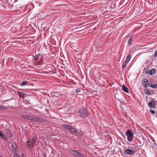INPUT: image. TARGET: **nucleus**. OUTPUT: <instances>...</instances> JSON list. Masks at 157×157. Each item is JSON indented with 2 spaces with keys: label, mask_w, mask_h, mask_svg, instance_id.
<instances>
[{
  "label": "nucleus",
  "mask_w": 157,
  "mask_h": 157,
  "mask_svg": "<svg viewBox=\"0 0 157 157\" xmlns=\"http://www.w3.org/2000/svg\"><path fill=\"white\" fill-rule=\"evenodd\" d=\"M80 91V89H77L76 90V92L77 93H79Z\"/></svg>",
  "instance_id": "28"
},
{
  "label": "nucleus",
  "mask_w": 157,
  "mask_h": 157,
  "mask_svg": "<svg viewBox=\"0 0 157 157\" xmlns=\"http://www.w3.org/2000/svg\"><path fill=\"white\" fill-rule=\"evenodd\" d=\"M70 132H77V130L75 128L71 127L70 129L69 130Z\"/></svg>",
  "instance_id": "16"
},
{
  "label": "nucleus",
  "mask_w": 157,
  "mask_h": 157,
  "mask_svg": "<svg viewBox=\"0 0 157 157\" xmlns=\"http://www.w3.org/2000/svg\"><path fill=\"white\" fill-rule=\"evenodd\" d=\"M125 135L128 141L131 142L133 140L134 136L132 132L130 130H128L125 132Z\"/></svg>",
  "instance_id": "2"
},
{
  "label": "nucleus",
  "mask_w": 157,
  "mask_h": 157,
  "mask_svg": "<svg viewBox=\"0 0 157 157\" xmlns=\"http://www.w3.org/2000/svg\"><path fill=\"white\" fill-rule=\"evenodd\" d=\"M149 87L153 88H157V84H154L150 83Z\"/></svg>",
  "instance_id": "11"
},
{
  "label": "nucleus",
  "mask_w": 157,
  "mask_h": 157,
  "mask_svg": "<svg viewBox=\"0 0 157 157\" xmlns=\"http://www.w3.org/2000/svg\"><path fill=\"white\" fill-rule=\"evenodd\" d=\"M150 112L152 114H154L155 113L154 111V110H150Z\"/></svg>",
  "instance_id": "29"
},
{
  "label": "nucleus",
  "mask_w": 157,
  "mask_h": 157,
  "mask_svg": "<svg viewBox=\"0 0 157 157\" xmlns=\"http://www.w3.org/2000/svg\"><path fill=\"white\" fill-rule=\"evenodd\" d=\"M122 89L126 93H128V89L124 85H123L122 86Z\"/></svg>",
  "instance_id": "9"
},
{
  "label": "nucleus",
  "mask_w": 157,
  "mask_h": 157,
  "mask_svg": "<svg viewBox=\"0 0 157 157\" xmlns=\"http://www.w3.org/2000/svg\"><path fill=\"white\" fill-rule=\"evenodd\" d=\"M39 56L40 55L38 54H36L34 56L33 58L34 59V60H36L38 59V58L39 57Z\"/></svg>",
  "instance_id": "21"
},
{
  "label": "nucleus",
  "mask_w": 157,
  "mask_h": 157,
  "mask_svg": "<svg viewBox=\"0 0 157 157\" xmlns=\"http://www.w3.org/2000/svg\"><path fill=\"white\" fill-rule=\"evenodd\" d=\"M131 57V55H129L127 57L125 60V61H126L128 62L130 60V58Z\"/></svg>",
  "instance_id": "18"
},
{
  "label": "nucleus",
  "mask_w": 157,
  "mask_h": 157,
  "mask_svg": "<svg viewBox=\"0 0 157 157\" xmlns=\"http://www.w3.org/2000/svg\"><path fill=\"white\" fill-rule=\"evenodd\" d=\"M73 154L76 156H78V155L79 154V152L77 150H74L73 151Z\"/></svg>",
  "instance_id": "17"
},
{
  "label": "nucleus",
  "mask_w": 157,
  "mask_h": 157,
  "mask_svg": "<svg viewBox=\"0 0 157 157\" xmlns=\"http://www.w3.org/2000/svg\"><path fill=\"white\" fill-rule=\"evenodd\" d=\"M11 146L13 151L16 152L17 151V146L16 143L12 144Z\"/></svg>",
  "instance_id": "8"
},
{
  "label": "nucleus",
  "mask_w": 157,
  "mask_h": 157,
  "mask_svg": "<svg viewBox=\"0 0 157 157\" xmlns=\"http://www.w3.org/2000/svg\"><path fill=\"white\" fill-rule=\"evenodd\" d=\"M149 106L151 108H154L155 106V103L153 101H151L148 104Z\"/></svg>",
  "instance_id": "10"
},
{
  "label": "nucleus",
  "mask_w": 157,
  "mask_h": 157,
  "mask_svg": "<svg viewBox=\"0 0 157 157\" xmlns=\"http://www.w3.org/2000/svg\"><path fill=\"white\" fill-rule=\"evenodd\" d=\"M29 85L28 82L26 81H23L21 82V85L22 86L25 85Z\"/></svg>",
  "instance_id": "14"
},
{
  "label": "nucleus",
  "mask_w": 157,
  "mask_h": 157,
  "mask_svg": "<svg viewBox=\"0 0 157 157\" xmlns=\"http://www.w3.org/2000/svg\"><path fill=\"white\" fill-rule=\"evenodd\" d=\"M19 97L21 98L24 99V94L22 93L18 92Z\"/></svg>",
  "instance_id": "15"
},
{
  "label": "nucleus",
  "mask_w": 157,
  "mask_h": 157,
  "mask_svg": "<svg viewBox=\"0 0 157 157\" xmlns=\"http://www.w3.org/2000/svg\"><path fill=\"white\" fill-rule=\"evenodd\" d=\"M14 157H19L18 153L16 152H14L13 154Z\"/></svg>",
  "instance_id": "25"
},
{
  "label": "nucleus",
  "mask_w": 157,
  "mask_h": 157,
  "mask_svg": "<svg viewBox=\"0 0 157 157\" xmlns=\"http://www.w3.org/2000/svg\"><path fill=\"white\" fill-rule=\"evenodd\" d=\"M7 134L9 135V136L10 137H11L12 136V135L11 133L9 131H8L6 132Z\"/></svg>",
  "instance_id": "23"
},
{
  "label": "nucleus",
  "mask_w": 157,
  "mask_h": 157,
  "mask_svg": "<svg viewBox=\"0 0 157 157\" xmlns=\"http://www.w3.org/2000/svg\"><path fill=\"white\" fill-rule=\"evenodd\" d=\"M132 37H131L129 39V40H128V44H130V45L131 44H132L131 42H132Z\"/></svg>",
  "instance_id": "24"
},
{
  "label": "nucleus",
  "mask_w": 157,
  "mask_h": 157,
  "mask_svg": "<svg viewBox=\"0 0 157 157\" xmlns=\"http://www.w3.org/2000/svg\"><path fill=\"white\" fill-rule=\"evenodd\" d=\"M0 157H3L1 155H0Z\"/></svg>",
  "instance_id": "31"
},
{
  "label": "nucleus",
  "mask_w": 157,
  "mask_h": 157,
  "mask_svg": "<svg viewBox=\"0 0 157 157\" xmlns=\"http://www.w3.org/2000/svg\"><path fill=\"white\" fill-rule=\"evenodd\" d=\"M21 155L23 157H24V154H21Z\"/></svg>",
  "instance_id": "30"
},
{
  "label": "nucleus",
  "mask_w": 157,
  "mask_h": 157,
  "mask_svg": "<svg viewBox=\"0 0 157 157\" xmlns=\"http://www.w3.org/2000/svg\"><path fill=\"white\" fill-rule=\"evenodd\" d=\"M156 70L155 68H151L150 70H148L146 72L149 75H152L155 74L156 73Z\"/></svg>",
  "instance_id": "7"
},
{
  "label": "nucleus",
  "mask_w": 157,
  "mask_h": 157,
  "mask_svg": "<svg viewBox=\"0 0 157 157\" xmlns=\"http://www.w3.org/2000/svg\"><path fill=\"white\" fill-rule=\"evenodd\" d=\"M29 119L34 122H41L42 121L41 118L32 116H29Z\"/></svg>",
  "instance_id": "4"
},
{
  "label": "nucleus",
  "mask_w": 157,
  "mask_h": 157,
  "mask_svg": "<svg viewBox=\"0 0 157 157\" xmlns=\"http://www.w3.org/2000/svg\"><path fill=\"white\" fill-rule=\"evenodd\" d=\"M154 56L155 57H157V50L155 51Z\"/></svg>",
  "instance_id": "27"
},
{
  "label": "nucleus",
  "mask_w": 157,
  "mask_h": 157,
  "mask_svg": "<svg viewBox=\"0 0 157 157\" xmlns=\"http://www.w3.org/2000/svg\"><path fill=\"white\" fill-rule=\"evenodd\" d=\"M34 139H32L28 140L27 142V147L29 149L32 148L34 146L33 144L35 142Z\"/></svg>",
  "instance_id": "3"
},
{
  "label": "nucleus",
  "mask_w": 157,
  "mask_h": 157,
  "mask_svg": "<svg viewBox=\"0 0 157 157\" xmlns=\"http://www.w3.org/2000/svg\"><path fill=\"white\" fill-rule=\"evenodd\" d=\"M62 126L63 128H66L69 130H70V129L71 127V126L69 125H66V124H62Z\"/></svg>",
  "instance_id": "12"
},
{
  "label": "nucleus",
  "mask_w": 157,
  "mask_h": 157,
  "mask_svg": "<svg viewBox=\"0 0 157 157\" xmlns=\"http://www.w3.org/2000/svg\"><path fill=\"white\" fill-rule=\"evenodd\" d=\"M78 156L79 157H84L83 155L80 152L79 153V154H78Z\"/></svg>",
  "instance_id": "26"
},
{
  "label": "nucleus",
  "mask_w": 157,
  "mask_h": 157,
  "mask_svg": "<svg viewBox=\"0 0 157 157\" xmlns=\"http://www.w3.org/2000/svg\"><path fill=\"white\" fill-rule=\"evenodd\" d=\"M128 62L125 61L123 64V68L126 67L127 65L128 64Z\"/></svg>",
  "instance_id": "22"
},
{
  "label": "nucleus",
  "mask_w": 157,
  "mask_h": 157,
  "mask_svg": "<svg viewBox=\"0 0 157 157\" xmlns=\"http://www.w3.org/2000/svg\"><path fill=\"white\" fill-rule=\"evenodd\" d=\"M134 151L133 150L128 149L124 151V154L125 155H132L134 153Z\"/></svg>",
  "instance_id": "6"
},
{
  "label": "nucleus",
  "mask_w": 157,
  "mask_h": 157,
  "mask_svg": "<svg viewBox=\"0 0 157 157\" xmlns=\"http://www.w3.org/2000/svg\"><path fill=\"white\" fill-rule=\"evenodd\" d=\"M79 114L80 116L82 117H86L89 114V113L83 107L81 108L79 111Z\"/></svg>",
  "instance_id": "1"
},
{
  "label": "nucleus",
  "mask_w": 157,
  "mask_h": 157,
  "mask_svg": "<svg viewBox=\"0 0 157 157\" xmlns=\"http://www.w3.org/2000/svg\"><path fill=\"white\" fill-rule=\"evenodd\" d=\"M144 93L145 94L148 95H150V92L147 90H144Z\"/></svg>",
  "instance_id": "20"
},
{
  "label": "nucleus",
  "mask_w": 157,
  "mask_h": 157,
  "mask_svg": "<svg viewBox=\"0 0 157 157\" xmlns=\"http://www.w3.org/2000/svg\"><path fill=\"white\" fill-rule=\"evenodd\" d=\"M29 116L28 115H21L20 117L21 118H24L25 119H29Z\"/></svg>",
  "instance_id": "19"
},
{
  "label": "nucleus",
  "mask_w": 157,
  "mask_h": 157,
  "mask_svg": "<svg viewBox=\"0 0 157 157\" xmlns=\"http://www.w3.org/2000/svg\"><path fill=\"white\" fill-rule=\"evenodd\" d=\"M149 82L148 81L147 79L144 78L143 79L142 84L144 87H147L148 86H149Z\"/></svg>",
  "instance_id": "5"
},
{
  "label": "nucleus",
  "mask_w": 157,
  "mask_h": 157,
  "mask_svg": "<svg viewBox=\"0 0 157 157\" xmlns=\"http://www.w3.org/2000/svg\"><path fill=\"white\" fill-rule=\"evenodd\" d=\"M0 137H2V138H3L4 140H6V137L5 135L3 133H2L0 131Z\"/></svg>",
  "instance_id": "13"
}]
</instances>
